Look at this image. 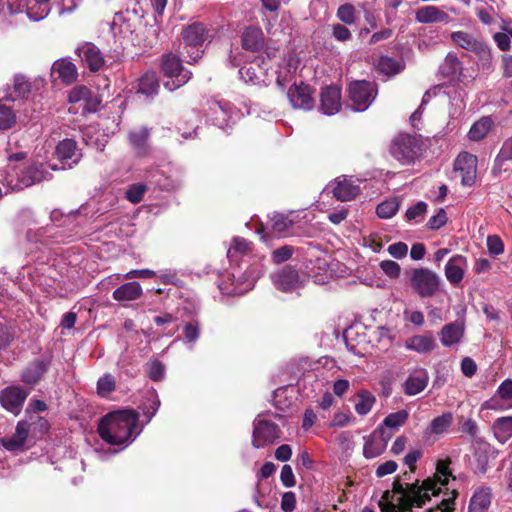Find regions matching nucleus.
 Returning a JSON list of instances; mask_svg holds the SVG:
<instances>
[{"mask_svg":"<svg viewBox=\"0 0 512 512\" xmlns=\"http://www.w3.org/2000/svg\"><path fill=\"white\" fill-rule=\"evenodd\" d=\"M139 415L134 410H118L101 418L98 424L100 437L111 445L127 446L132 443L141 429L135 432Z\"/></svg>","mask_w":512,"mask_h":512,"instance_id":"nucleus-1","label":"nucleus"},{"mask_svg":"<svg viewBox=\"0 0 512 512\" xmlns=\"http://www.w3.org/2000/svg\"><path fill=\"white\" fill-rule=\"evenodd\" d=\"M393 493L398 495L397 502L403 510L412 512L413 507H422L431 496H436L435 484L427 479L422 485L418 482L406 484L398 480L393 482Z\"/></svg>","mask_w":512,"mask_h":512,"instance_id":"nucleus-2","label":"nucleus"},{"mask_svg":"<svg viewBox=\"0 0 512 512\" xmlns=\"http://www.w3.org/2000/svg\"><path fill=\"white\" fill-rule=\"evenodd\" d=\"M181 36L187 49L186 53L189 58L187 62L189 64L196 63L202 58L204 53L202 46L212 38L209 28L201 22L186 25L182 29Z\"/></svg>","mask_w":512,"mask_h":512,"instance_id":"nucleus-3","label":"nucleus"},{"mask_svg":"<svg viewBox=\"0 0 512 512\" xmlns=\"http://www.w3.org/2000/svg\"><path fill=\"white\" fill-rule=\"evenodd\" d=\"M390 154L403 165L414 163L421 154V143L410 134L397 135L390 144Z\"/></svg>","mask_w":512,"mask_h":512,"instance_id":"nucleus-4","label":"nucleus"},{"mask_svg":"<svg viewBox=\"0 0 512 512\" xmlns=\"http://www.w3.org/2000/svg\"><path fill=\"white\" fill-rule=\"evenodd\" d=\"M438 274L428 268H415L410 272V284L422 298L434 296L440 287Z\"/></svg>","mask_w":512,"mask_h":512,"instance_id":"nucleus-5","label":"nucleus"},{"mask_svg":"<svg viewBox=\"0 0 512 512\" xmlns=\"http://www.w3.org/2000/svg\"><path fill=\"white\" fill-rule=\"evenodd\" d=\"M279 426L265 418V414H259L253 421L252 445L254 448H263L280 439Z\"/></svg>","mask_w":512,"mask_h":512,"instance_id":"nucleus-6","label":"nucleus"},{"mask_svg":"<svg viewBox=\"0 0 512 512\" xmlns=\"http://www.w3.org/2000/svg\"><path fill=\"white\" fill-rule=\"evenodd\" d=\"M351 106L354 111L363 112L375 100L377 95L376 85L366 80L353 81L348 87Z\"/></svg>","mask_w":512,"mask_h":512,"instance_id":"nucleus-7","label":"nucleus"},{"mask_svg":"<svg viewBox=\"0 0 512 512\" xmlns=\"http://www.w3.org/2000/svg\"><path fill=\"white\" fill-rule=\"evenodd\" d=\"M161 67L164 75L171 78L164 84L170 91L183 86L192 76V72L182 66L180 58L173 54L163 57Z\"/></svg>","mask_w":512,"mask_h":512,"instance_id":"nucleus-8","label":"nucleus"},{"mask_svg":"<svg viewBox=\"0 0 512 512\" xmlns=\"http://www.w3.org/2000/svg\"><path fill=\"white\" fill-rule=\"evenodd\" d=\"M451 41L455 46L475 53L483 62L491 60V50L489 46L471 33L465 31H454L450 34Z\"/></svg>","mask_w":512,"mask_h":512,"instance_id":"nucleus-9","label":"nucleus"},{"mask_svg":"<svg viewBox=\"0 0 512 512\" xmlns=\"http://www.w3.org/2000/svg\"><path fill=\"white\" fill-rule=\"evenodd\" d=\"M270 277L276 289L285 293L295 291L302 284L298 270L291 265H285Z\"/></svg>","mask_w":512,"mask_h":512,"instance_id":"nucleus-10","label":"nucleus"},{"mask_svg":"<svg viewBox=\"0 0 512 512\" xmlns=\"http://www.w3.org/2000/svg\"><path fill=\"white\" fill-rule=\"evenodd\" d=\"M477 157L468 152L460 153L455 162L454 170L461 175V184L471 187L474 185L477 174Z\"/></svg>","mask_w":512,"mask_h":512,"instance_id":"nucleus-11","label":"nucleus"},{"mask_svg":"<svg viewBox=\"0 0 512 512\" xmlns=\"http://www.w3.org/2000/svg\"><path fill=\"white\" fill-rule=\"evenodd\" d=\"M28 396V392L18 386H9L0 392V403L7 411L18 415Z\"/></svg>","mask_w":512,"mask_h":512,"instance_id":"nucleus-12","label":"nucleus"},{"mask_svg":"<svg viewBox=\"0 0 512 512\" xmlns=\"http://www.w3.org/2000/svg\"><path fill=\"white\" fill-rule=\"evenodd\" d=\"M390 435L385 434V428L379 427L369 436L364 437L363 455L367 459L381 455L387 447Z\"/></svg>","mask_w":512,"mask_h":512,"instance_id":"nucleus-13","label":"nucleus"},{"mask_svg":"<svg viewBox=\"0 0 512 512\" xmlns=\"http://www.w3.org/2000/svg\"><path fill=\"white\" fill-rule=\"evenodd\" d=\"M51 357H42L30 362L21 374L23 383L29 386H35L43 376L48 372L51 366Z\"/></svg>","mask_w":512,"mask_h":512,"instance_id":"nucleus-14","label":"nucleus"},{"mask_svg":"<svg viewBox=\"0 0 512 512\" xmlns=\"http://www.w3.org/2000/svg\"><path fill=\"white\" fill-rule=\"evenodd\" d=\"M76 53L90 71H99L105 65L104 56L101 50L91 42H86L78 47L76 49Z\"/></svg>","mask_w":512,"mask_h":512,"instance_id":"nucleus-15","label":"nucleus"},{"mask_svg":"<svg viewBox=\"0 0 512 512\" xmlns=\"http://www.w3.org/2000/svg\"><path fill=\"white\" fill-rule=\"evenodd\" d=\"M512 379L504 380L496 390V393L484 403V407L490 410H503L512 407Z\"/></svg>","mask_w":512,"mask_h":512,"instance_id":"nucleus-16","label":"nucleus"},{"mask_svg":"<svg viewBox=\"0 0 512 512\" xmlns=\"http://www.w3.org/2000/svg\"><path fill=\"white\" fill-rule=\"evenodd\" d=\"M234 107L226 101H212L209 105V119L213 125L225 129L229 126Z\"/></svg>","mask_w":512,"mask_h":512,"instance_id":"nucleus-17","label":"nucleus"},{"mask_svg":"<svg viewBox=\"0 0 512 512\" xmlns=\"http://www.w3.org/2000/svg\"><path fill=\"white\" fill-rule=\"evenodd\" d=\"M287 96L294 108L311 110L314 107V99L308 85H292L287 92Z\"/></svg>","mask_w":512,"mask_h":512,"instance_id":"nucleus-18","label":"nucleus"},{"mask_svg":"<svg viewBox=\"0 0 512 512\" xmlns=\"http://www.w3.org/2000/svg\"><path fill=\"white\" fill-rule=\"evenodd\" d=\"M341 108V89L338 86H327L322 89L320 109L326 115H334Z\"/></svg>","mask_w":512,"mask_h":512,"instance_id":"nucleus-19","label":"nucleus"},{"mask_svg":"<svg viewBox=\"0 0 512 512\" xmlns=\"http://www.w3.org/2000/svg\"><path fill=\"white\" fill-rule=\"evenodd\" d=\"M463 65L459 60L458 56L449 52L444 61L441 63L438 69V75L444 79H447L448 82H458L462 76Z\"/></svg>","mask_w":512,"mask_h":512,"instance_id":"nucleus-20","label":"nucleus"},{"mask_svg":"<svg viewBox=\"0 0 512 512\" xmlns=\"http://www.w3.org/2000/svg\"><path fill=\"white\" fill-rule=\"evenodd\" d=\"M429 374L426 369L420 368L413 371L404 381L403 392L407 396H415L421 393L428 385Z\"/></svg>","mask_w":512,"mask_h":512,"instance_id":"nucleus-21","label":"nucleus"},{"mask_svg":"<svg viewBox=\"0 0 512 512\" xmlns=\"http://www.w3.org/2000/svg\"><path fill=\"white\" fill-rule=\"evenodd\" d=\"M55 153L61 161L63 169L66 165L71 168L73 164H77L81 156L77 149V143L73 139H64L59 142Z\"/></svg>","mask_w":512,"mask_h":512,"instance_id":"nucleus-22","label":"nucleus"},{"mask_svg":"<svg viewBox=\"0 0 512 512\" xmlns=\"http://www.w3.org/2000/svg\"><path fill=\"white\" fill-rule=\"evenodd\" d=\"M241 45L246 51H262L266 45L262 29L255 26L247 27L241 35Z\"/></svg>","mask_w":512,"mask_h":512,"instance_id":"nucleus-23","label":"nucleus"},{"mask_svg":"<svg viewBox=\"0 0 512 512\" xmlns=\"http://www.w3.org/2000/svg\"><path fill=\"white\" fill-rule=\"evenodd\" d=\"M415 20L421 24L449 23L451 17L441 8L433 5L423 6L416 10Z\"/></svg>","mask_w":512,"mask_h":512,"instance_id":"nucleus-24","label":"nucleus"},{"mask_svg":"<svg viewBox=\"0 0 512 512\" xmlns=\"http://www.w3.org/2000/svg\"><path fill=\"white\" fill-rule=\"evenodd\" d=\"M359 192V186L345 176L338 177L332 184L333 196L342 202L354 199Z\"/></svg>","mask_w":512,"mask_h":512,"instance_id":"nucleus-25","label":"nucleus"},{"mask_svg":"<svg viewBox=\"0 0 512 512\" xmlns=\"http://www.w3.org/2000/svg\"><path fill=\"white\" fill-rule=\"evenodd\" d=\"M29 434V425L25 421L17 423L14 434L1 438V444L8 451H20L23 449Z\"/></svg>","mask_w":512,"mask_h":512,"instance_id":"nucleus-26","label":"nucleus"},{"mask_svg":"<svg viewBox=\"0 0 512 512\" xmlns=\"http://www.w3.org/2000/svg\"><path fill=\"white\" fill-rule=\"evenodd\" d=\"M467 259L462 255L452 256L445 265V276L453 286H457L464 277Z\"/></svg>","mask_w":512,"mask_h":512,"instance_id":"nucleus-27","label":"nucleus"},{"mask_svg":"<svg viewBox=\"0 0 512 512\" xmlns=\"http://www.w3.org/2000/svg\"><path fill=\"white\" fill-rule=\"evenodd\" d=\"M465 332L463 321H454L446 324L440 331V341L444 347H452L461 342Z\"/></svg>","mask_w":512,"mask_h":512,"instance_id":"nucleus-28","label":"nucleus"},{"mask_svg":"<svg viewBox=\"0 0 512 512\" xmlns=\"http://www.w3.org/2000/svg\"><path fill=\"white\" fill-rule=\"evenodd\" d=\"M492 502V490L488 486L476 488L470 498L468 512H489Z\"/></svg>","mask_w":512,"mask_h":512,"instance_id":"nucleus-29","label":"nucleus"},{"mask_svg":"<svg viewBox=\"0 0 512 512\" xmlns=\"http://www.w3.org/2000/svg\"><path fill=\"white\" fill-rule=\"evenodd\" d=\"M142 295L143 289L137 281L124 283L112 293L113 299L117 302L135 301L141 298Z\"/></svg>","mask_w":512,"mask_h":512,"instance_id":"nucleus-30","label":"nucleus"},{"mask_svg":"<svg viewBox=\"0 0 512 512\" xmlns=\"http://www.w3.org/2000/svg\"><path fill=\"white\" fill-rule=\"evenodd\" d=\"M453 414L445 412L440 416L435 417L424 430V437L431 438L433 436H442L453 424Z\"/></svg>","mask_w":512,"mask_h":512,"instance_id":"nucleus-31","label":"nucleus"},{"mask_svg":"<svg viewBox=\"0 0 512 512\" xmlns=\"http://www.w3.org/2000/svg\"><path fill=\"white\" fill-rule=\"evenodd\" d=\"M52 73L57 74L58 78L65 84L73 83L78 77L75 64L66 59L55 61L52 66Z\"/></svg>","mask_w":512,"mask_h":512,"instance_id":"nucleus-32","label":"nucleus"},{"mask_svg":"<svg viewBox=\"0 0 512 512\" xmlns=\"http://www.w3.org/2000/svg\"><path fill=\"white\" fill-rule=\"evenodd\" d=\"M267 68L260 66L258 63L252 62L247 66L239 69V74L245 83L258 85L265 82Z\"/></svg>","mask_w":512,"mask_h":512,"instance_id":"nucleus-33","label":"nucleus"},{"mask_svg":"<svg viewBox=\"0 0 512 512\" xmlns=\"http://www.w3.org/2000/svg\"><path fill=\"white\" fill-rule=\"evenodd\" d=\"M405 347L417 353L426 354L435 349L436 342L430 335H414L406 340Z\"/></svg>","mask_w":512,"mask_h":512,"instance_id":"nucleus-34","label":"nucleus"},{"mask_svg":"<svg viewBox=\"0 0 512 512\" xmlns=\"http://www.w3.org/2000/svg\"><path fill=\"white\" fill-rule=\"evenodd\" d=\"M50 0H32L26 8V14L33 21L45 19L50 13Z\"/></svg>","mask_w":512,"mask_h":512,"instance_id":"nucleus-35","label":"nucleus"},{"mask_svg":"<svg viewBox=\"0 0 512 512\" xmlns=\"http://www.w3.org/2000/svg\"><path fill=\"white\" fill-rule=\"evenodd\" d=\"M159 90L157 74L153 71L146 72L138 83L137 92L147 97L156 95Z\"/></svg>","mask_w":512,"mask_h":512,"instance_id":"nucleus-36","label":"nucleus"},{"mask_svg":"<svg viewBox=\"0 0 512 512\" xmlns=\"http://www.w3.org/2000/svg\"><path fill=\"white\" fill-rule=\"evenodd\" d=\"M44 172V165L41 164L40 167L37 166H30L26 172L25 175L21 180H19L13 187V190H21L24 187L31 186L37 182H40L44 179L43 176Z\"/></svg>","mask_w":512,"mask_h":512,"instance_id":"nucleus-37","label":"nucleus"},{"mask_svg":"<svg viewBox=\"0 0 512 512\" xmlns=\"http://www.w3.org/2000/svg\"><path fill=\"white\" fill-rule=\"evenodd\" d=\"M492 429L497 440L501 443H505L512 437V416L496 419Z\"/></svg>","mask_w":512,"mask_h":512,"instance_id":"nucleus-38","label":"nucleus"},{"mask_svg":"<svg viewBox=\"0 0 512 512\" xmlns=\"http://www.w3.org/2000/svg\"><path fill=\"white\" fill-rule=\"evenodd\" d=\"M160 399L155 390L147 391L145 394V400L140 406L143 415L146 417V423H149L151 419L157 413L160 407Z\"/></svg>","mask_w":512,"mask_h":512,"instance_id":"nucleus-39","label":"nucleus"},{"mask_svg":"<svg viewBox=\"0 0 512 512\" xmlns=\"http://www.w3.org/2000/svg\"><path fill=\"white\" fill-rule=\"evenodd\" d=\"M492 125L493 122L490 117H482L471 126L468 138L475 142L484 139L491 130Z\"/></svg>","mask_w":512,"mask_h":512,"instance_id":"nucleus-40","label":"nucleus"},{"mask_svg":"<svg viewBox=\"0 0 512 512\" xmlns=\"http://www.w3.org/2000/svg\"><path fill=\"white\" fill-rule=\"evenodd\" d=\"M450 463L449 459L441 460L437 463L435 479H430L435 484L436 495L440 493L443 486L448 484L449 477L451 476Z\"/></svg>","mask_w":512,"mask_h":512,"instance_id":"nucleus-41","label":"nucleus"},{"mask_svg":"<svg viewBox=\"0 0 512 512\" xmlns=\"http://www.w3.org/2000/svg\"><path fill=\"white\" fill-rule=\"evenodd\" d=\"M375 402V396L370 391L362 389L357 394L355 411L357 412V414L364 416L371 411Z\"/></svg>","mask_w":512,"mask_h":512,"instance_id":"nucleus-42","label":"nucleus"},{"mask_svg":"<svg viewBox=\"0 0 512 512\" xmlns=\"http://www.w3.org/2000/svg\"><path fill=\"white\" fill-rule=\"evenodd\" d=\"M510 160H512V137L504 141L498 155L496 156L492 169L493 175L498 176L502 171L503 164Z\"/></svg>","mask_w":512,"mask_h":512,"instance_id":"nucleus-43","label":"nucleus"},{"mask_svg":"<svg viewBox=\"0 0 512 512\" xmlns=\"http://www.w3.org/2000/svg\"><path fill=\"white\" fill-rule=\"evenodd\" d=\"M14 94H8L5 99L8 101H15L18 98H23L31 90V84L26 77L22 75H16L14 78Z\"/></svg>","mask_w":512,"mask_h":512,"instance_id":"nucleus-44","label":"nucleus"},{"mask_svg":"<svg viewBox=\"0 0 512 512\" xmlns=\"http://www.w3.org/2000/svg\"><path fill=\"white\" fill-rule=\"evenodd\" d=\"M409 417V413L406 410H399L393 413L388 414L380 427L390 428V429H398L402 425L405 424Z\"/></svg>","mask_w":512,"mask_h":512,"instance_id":"nucleus-45","label":"nucleus"},{"mask_svg":"<svg viewBox=\"0 0 512 512\" xmlns=\"http://www.w3.org/2000/svg\"><path fill=\"white\" fill-rule=\"evenodd\" d=\"M116 389V379L110 373H105L97 381V394L101 397H108Z\"/></svg>","mask_w":512,"mask_h":512,"instance_id":"nucleus-46","label":"nucleus"},{"mask_svg":"<svg viewBox=\"0 0 512 512\" xmlns=\"http://www.w3.org/2000/svg\"><path fill=\"white\" fill-rule=\"evenodd\" d=\"M250 244L251 243H249L243 238H234L232 245L229 247L227 251V257L231 262L237 261L239 255L244 254L250 250Z\"/></svg>","mask_w":512,"mask_h":512,"instance_id":"nucleus-47","label":"nucleus"},{"mask_svg":"<svg viewBox=\"0 0 512 512\" xmlns=\"http://www.w3.org/2000/svg\"><path fill=\"white\" fill-rule=\"evenodd\" d=\"M377 67L381 73L386 75H395L401 71L400 62L389 56H381Z\"/></svg>","mask_w":512,"mask_h":512,"instance_id":"nucleus-48","label":"nucleus"},{"mask_svg":"<svg viewBox=\"0 0 512 512\" xmlns=\"http://www.w3.org/2000/svg\"><path fill=\"white\" fill-rule=\"evenodd\" d=\"M399 210V202L397 199H390L380 203L376 207V214L381 219L392 218Z\"/></svg>","mask_w":512,"mask_h":512,"instance_id":"nucleus-49","label":"nucleus"},{"mask_svg":"<svg viewBox=\"0 0 512 512\" xmlns=\"http://www.w3.org/2000/svg\"><path fill=\"white\" fill-rule=\"evenodd\" d=\"M428 205L424 201H419L415 205L409 207L405 213L407 221L419 223L427 212Z\"/></svg>","mask_w":512,"mask_h":512,"instance_id":"nucleus-50","label":"nucleus"},{"mask_svg":"<svg viewBox=\"0 0 512 512\" xmlns=\"http://www.w3.org/2000/svg\"><path fill=\"white\" fill-rule=\"evenodd\" d=\"M146 191L147 186L145 184L135 183L128 187V189L125 192V197L131 203L137 204L141 202Z\"/></svg>","mask_w":512,"mask_h":512,"instance_id":"nucleus-51","label":"nucleus"},{"mask_svg":"<svg viewBox=\"0 0 512 512\" xmlns=\"http://www.w3.org/2000/svg\"><path fill=\"white\" fill-rule=\"evenodd\" d=\"M149 137V130L142 127L129 133L130 144L136 149H143Z\"/></svg>","mask_w":512,"mask_h":512,"instance_id":"nucleus-52","label":"nucleus"},{"mask_svg":"<svg viewBox=\"0 0 512 512\" xmlns=\"http://www.w3.org/2000/svg\"><path fill=\"white\" fill-rule=\"evenodd\" d=\"M16 123V115L13 110L0 103V130H7Z\"/></svg>","mask_w":512,"mask_h":512,"instance_id":"nucleus-53","label":"nucleus"},{"mask_svg":"<svg viewBox=\"0 0 512 512\" xmlns=\"http://www.w3.org/2000/svg\"><path fill=\"white\" fill-rule=\"evenodd\" d=\"M294 247L291 245L281 246L271 253V260L274 264H281L289 260L294 254Z\"/></svg>","mask_w":512,"mask_h":512,"instance_id":"nucleus-54","label":"nucleus"},{"mask_svg":"<svg viewBox=\"0 0 512 512\" xmlns=\"http://www.w3.org/2000/svg\"><path fill=\"white\" fill-rule=\"evenodd\" d=\"M355 12V7L352 4L346 3L339 6L336 15L341 22L352 25L356 20Z\"/></svg>","mask_w":512,"mask_h":512,"instance_id":"nucleus-55","label":"nucleus"},{"mask_svg":"<svg viewBox=\"0 0 512 512\" xmlns=\"http://www.w3.org/2000/svg\"><path fill=\"white\" fill-rule=\"evenodd\" d=\"M154 276H156V272L154 270H151V269H134V270L128 271L124 275L117 274V275L110 276L109 280H112L114 277L117 280H119L121 278H123V279L152 278Z\"/></svg>","mask_w":512,"mask_h":512,"instance_id":"nucleus-56","label":"nucleus"},{"mask_svg":"<svg viewBox=\"0 0 512 512\" xmlns=\"http://www.w3.org/2000/svg\"><path fill=\"white\" fill-rule=\"evenodd\" d=\"M448 221L447 213L444 208H439L435 215L430 217L426 226L430 230H438L446 225Z\"/></svg>","mask_w":512,"mask_h":512,"instance_id":"nucleus-57","label":"nucleus"},{"mask_svg":"<svg viewBox=\"0 0 512 512\" xmlns=\"http://www.w3.org/2000/svg\"><path fill=\"white\" fill-rule=\"evenodd\" d=\"M271 221L273 231L277 233H284L293 225V222L283 214H275Z\"/></svg>","mask_w":512,"mask_h":512,"instance_id":"nucleus-58","label":"nucleus"},{"mask_svg":"<svg viewBox=\"0 0 512 512\" xmlns=\"http://www.w3.org/2000/svg\"><path fill=\"white\" fill-rule=\"evenodd\" d=\"M184 338L187 342L195 343L200 336V326L198 321L192 320L183 327Z\"/></svg>","mask_w":512,"mask_h":512,"instance_id":"nucleus-59","label":"nucleus"},{"mask_svg":"<svg viewBox=\"0 0 512 512\" xmlns=\"http://www.w3.org/2000/svg\"><path fill=\"white\" fill-rule=\"evenodd\" d=\"M90 89H88L86 86H76L74 87L69 95H68V101L73 104L79 103V105L90 96Z\"/></svg>","mask_w":512,"mask_h":512,"instance_id":"nucleus-60","label":"nucleus"},{"mask_svg":"<svg viewBox=\"0 0 512 512\" xmlns=\"http://www.w3.org/2000/svg\"><path fill=\"white\" fill-rule=\"evenodd\" d=\"M148 376L153 381H160L163 379L165 369L163 364L159 360L151 361L147 364Z\"/></svg>","mask_w":512,"mask_h":512,"instance_id":"nucleus-61","label":"nucleus"},{"mask_svg":"<svg viewBox=\"0 0 512 512\" xmlns=\"http://www.w3.org/2000/svg\"><path fill=\"white\" fill-rule=\"evenodd\" d=\"M331 28H332V37L339 42H346L352 38V34H351L350 30L342 24H339V23L333 24L331 26Z\"/></svg>","mask_w":512,"mask_h":512,"instance_id":"nucleus-62","label":"nucleus"},{"mask_svg":"<svg viewBox=\"0 0 512 512\" xmlns=\"http://www.w3.org/2000/svg\"><path fill=\"white\" fill-rule=\"evenodd\" d=\"M487 248L491 255L497 256L503 253L504 244L499 236L489 235L487 237Z\"/></svg>","mask_w":512,"mask_h":512,"instance_id":"nucleus-63","label":"nucleus"},{"mask_svg":"<svg viewBox=\"0 0 512 512\" xmlns=\"http://www.w3.org/2000/svg\"><path fill=\"white\" fill-rule=\"evenodd\" d=\"M380 268L382 271L391 278H397L400 275V265L392 260H383L380 262Z\"/></svg>","mask_w":512,"mask_h":512,"instance_id":"nucleus-64","label":"nucleus"}]
</instances>
